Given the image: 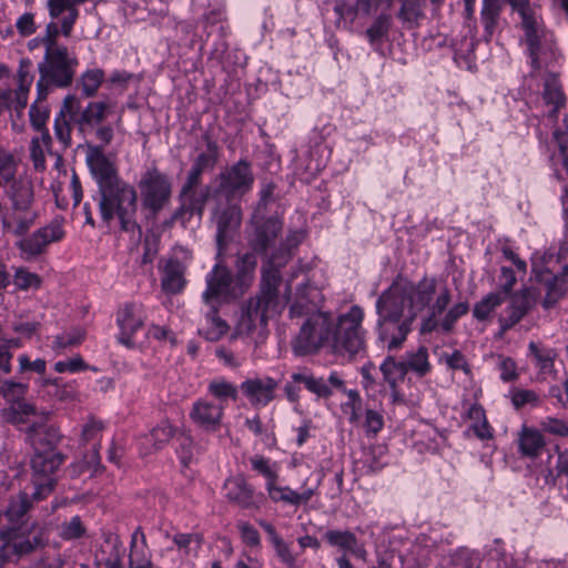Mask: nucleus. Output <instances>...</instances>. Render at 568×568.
<instances>
[{
	"label": "nucleus",
	"mask_w": 568,
	"mask_h": 568,
	"mask_svg": "<svg viewBox=\"0 0 568 568\" xmlns=\"http://www.w3.org/2000/svg\"><path fill=\"white\" fill-rule=\"evenodd\" d=\"M450 301L448 286L434 277H423L415 284L398 275L376 301L378 342L388 351L399 348L412 331V324L425 310L428 315L420 323V334L437 328L444 333L452 332L457 321L468 313L469 305L467 302H458L437 320Z\"/></svg>",
	"instance_id": "obj_1"
},
{
	"label": "nucleus",
	"mask_w": 568,
	"mask_h": 568,
	"mask_svg": "<svg viewBox=\"0 0 568 568\" xmlns=\"http://www.w3.org/2000/svg\"><path fill=\"white\" fill-rule=\"evenodd\" d=\"M300 271L301 268L293 271L286 281L283 295L287 303L291 302V317L308 315L292 342L294 353L304 356L329 346L336 355L353 358L364 351L365 331L362 326L364 311L361 306H351L346 313L339 314L335 320L329 313L316 311L322 302V293L307 278L297 286L294 298L291 301V284Z\"/></svg>",
	"instance_id": "obj_2"
},
{
	"label": "nucleus",
	"mask_w": 568,
	"mask_h": 568,
	"mask_svg": "<svg viewBox=\"0 0 568 568\" xmlns=\"http://www.w3.org/2000/svg\"><path fill=\"white\" fill-rule=\"evenodd\" d=\"M260 291L247 301L240 310L234 326V337H248L255 343L262 342L267 335V324L284 308L278 296V287L282 282L278 265L271 258L262 266Z\"/></svg>",
	"instance_id": "obj_3"
},
{
	"label": "nucleus",
	"mask_w": 568,
	"mask_h": 568,
	"mask_svg": "<svg viewBox=\"0 0 568 568\" xmlns=\"http://www.w3.org/2000/svg\"><path fill=\"white\" fill-rule=\"evenodd\" d=\"M138 194L135 189L123 180H116L99 189V210L104 222L109 223L115 216L121 230L141 240L142 231L136 222Z\"/></svg>",
	"instance_id": "obj_4"
},
{
	"label": "nucleus",
	"mask_w": 568,
	"mask_h": 568,
	"mask_svg": "<svg viewBox=\"0 0 568 568\" xmlns=\"http://www.w3.org/2000/svg\"><path fill=\"white\" fill-rule=\"evenodd\" d=\"M4 183L8 184L6 193L10 200V207L2 216L3 226L16 235H22L38 217L32 205V185L27 180H14V176Z\"/></svg>",
	"instance_id": "obj_5"
},
{
	"label": "nucleus",
	"mask_w": 568,
	"mask_h": 568,
	"mask_svg": "<svg viewBox=\"0 0 568 568\" xmlns=\"http://www.w3.org/2000/svg\"><path fill=\"white\" fill-rule=\"evenodd\" d=\"M78 59L70 54L64 45H50L45 50L43 61L39 63L38 69L40 79L37 82L39 99H44L49 85L58 88L69 87L74 77Z\"/></svg>",
	"instance_id": "obj_6"
},
{
	"label": "nucleus",
	"mask_w": 568,
	"mask_h": 568,
	"mask_svg": "<svg viewBox=\"0 0 568 568\" xmlns=\"http://www.w3.org/2000/svg\"><path fill=\"white\" fill-rule=\"evenodd\" d=\"M206 287L202 293L204 305H221L235 301L246 291L232 272L217 262L205 276Z\"/></svg>",
	"instance_id": "obj_7"
},
{
	"label": "nucleus",
	"mask_w": 568,
	"mask_h": 568,
	"mask_svg": "<svg viewBox=\"0 0 568 568\" xmlns=\"http://www.w3.org/2000/svg\"><path fill=\"white\" fill-rule=\"evenodd\" d=\"M513 9L521 18V24L525 30L528 50L532 64H536L540 52L550 48L552 36L547 32L537 14L536 9L526 0H509Z\"/></svg>",
	"instance_id": "obj_8"
},
{
	"label": "nucleus",
	"mask_w": 568,
	"mask_h": 568,
	"mask_svg": "<svg viewBox=\"0 0 568 568\" xmlns=\"http://www.w3.org/2000/svg\"><path fill=\"white\" fill-rule=\"evenodd\" d=\"M62 462L63 456L58 452H34L31 459L34 484V491L32 493L33 500H41L53 490L55 479L52 475L60 467Z\"/></svg>",
	"instance_id": "obj_9"
},
{
	"label": "nucleus",
	"mask_w": 568,
	"mask_h": 568,
	"mask_svg": "<svg viewBox=\"0 0 568 568\" xmlns=\"http://www.w3.org/2000/svg\"><path fill=\"white\" fill-rule=\"evenodd\" d=\"M64 110L75 116V126L81 133L100 125L110 113V104L105 101H92L82 108L79 97L68 94L64 98Z\"/></svg>",
	"instance_id": "obj_10"
},
{
	"label": "nucleus",
	"mask_w": 568,
	"mask_h": 568,
	"mask_svg": "<svg viewBox=\"0 0 568 568\" xmlns=\"http://www.w3.org/2000/svg\"><path fill=\"white\" fill-rule=\"evenodd\" d=\"M325 541L333 548L337 549L341 555L335 561L338 568H354L348 559V555L354 556L363 561L367 560L368 551L364 542L348 529H328L324 534Z\"/></svg>",
	"instance_id": "obj_11"
},
{
	"label": "nucleus",
	"mask_w": 568,
	"mask_h": 568,
	"mask_svg": "<svg viewBox=\"0 0 568 568\" xmlns=\"http://www.w3.org/2000/svg\"><path fill=\"white\" fill-rule=\"evenodd\" d=\"M253 183L254 175L250 163L240 160L221 172L219 192L227 199L242 196L251 191Z\"/></svg>",
	"instance_id": "obj_12"
},
{
	"label": "nucleus",
	"mask_w": 568,
	"mask_h": 568,
	"mask_svg": "<svg viewBox=\"0 0 568 568\" xmlns=\"http://www.w3.org/2000/svg\"><path fill=\"white\" fill-rule=\"evenodd\" d=\"M251 225L252 232L248 234L247 241L255 253L265 254L268 250L275 247L283 229L280 219L274 216L264 219L253 214Z\"/></svg>",
	"instance_id": "obj_13"
},
{
	"label": "nucleus",
	"mask_w": 568,
	"mask_h": 568,
	"mask_svg": "<svg viewBox=\"0 0 568 568\" xmlns=\"http://www.w3.org/2000/svg\"><path fill=\"white\" fill-rule=\"evenodd\" d=\"M172 185L169 178L156 170L144 179V209L152 213L163 210L170 202Z\"/></svg>",
	"instance_id": "obj_14"
},
{
	"label": "nucleus",
	"mask_w": 568,
	"mask_h": 568,
	"mask_svg": "<svg viewBox=\"0 0 568 568\" xmlns=\"http://www.w3.org/2000/svg\"><path fill=\"white\" fill-rule=\"evenodd\" d=\"M207 189H197L182 186L180 192V207L163 222L165 227H170L174 221H181L185 224L193 215L202 216L207 200Z\"/></svg>",
	"instance_id": "obj_15"
},
{
	"label": "nucleus",
	"mask_w": 568,
	"mask_h": 568,
	"mask_svg": "<svg viewBox=\"0 0 568 568\" xmlns=\"http://www.w3.org/2000/svg\"><path fill=\"white\" fill-rule=\"evenodd\" d=\"M2 546L0 556L9 558L14 555L18 557L29 555L41 546V538L37 534H24L20 529L9 528L0 532Z\"/></svg>",
	"instance_id": "obj_16"
},
{
	"label": "nucleus",
	"mask_w": 568,
	"mask_h": 568,
	"mask_svg": "<svg viewBox=\"0 0 568 568\" xmlns=\"http://www.w3.org/2000/svg\"><path fill=\"white\" fill-rule=\"evenodd\" d=\"M214 220L216 223V245L219 257L240 229L242 221L241 209L235 204L227 205L214 213Z\"/></svg>",
	"instance_id": "obj_17"
},
{
	"label": "nucleus",
	"mask_w": 568,
	"mask_h": 568,
	"mask_svg": "<svg viewBox=\"0 0 568 568\" xmlns=\"http://www.w3.org/2000/svg\"><path fill=\"white\" fill-rule=\"evenodd\" d=\"M277 386L278 383L270 376L253 377L242 382L240 390L253 407L261 408L275 398Z\"/></svg>",
	"instance_id": "obj_18"
},
{
	"label": "nucleus",
	"mask_w": 568,
	"mask_h": 568,
	"mask_svg": "<svg viewBox=\"0 0 568 568\" xmlns=\"http://www.w3.org/2000/svg\"><path fill=\"white\" fill-rule=\"evenodd\" d=\"M294 381L302 382L303 386L318 398H329L334 390L344 389V379L337 372H331L327 378L316 377L306 368L294 372Z\"/></svg>",
	"instance_id": "obj_19"
},
{
	"label": "nucleus",
	"mask_w": 568,
	"mask_h": 568,
	"mask_svg": "<svg viewBox=\"0 0 568 568\" xmlns=\"http://www.w3.org/2000/svg\"><path fill=\"white\" fill-rule=\"evenodd\" d=\"M224 405L200 398L195 400L190 410L191 420L206 432H215L222 422Z\"/></svg>",
	"instance_id": "obj_20"
},
{
	"label": "nucleus",
	"mask_w": 568,
	"mask_h": 568,
	"mask_svg": "<svg viewBox=\"0 0 568 568\" xmlns=\"http://www.w3.org/2000/svg\"><path fill=\"white\" fill-rule=\"evenodd\" d=\"M85 160L99 189L120 180L113 164L105 158L101 146L88 144Z\"/></svg>",
	"instance_id": "obj_21"
},
{
	"label": "nucleus",
	"mask_w": 568,
	"mask_h": 568,
	"mask_svg": "<svg viewBox=\"0 0 568 568\" xmlns=\"http://www.w3.org/2000/svg\"><path fill=\"white\" fill-rule=\"evenodd\" d=\"M27 440L33 447L34 452L49 453L57 452L55 447L61 440V434L58 428L49 426L45 422H33L26 428Z\"/></svg>",
	"instance_id": "obj_22"
},
{
	"label": "nucleus",
	"mask_w": 568,
	"mask_h": 568,
	"mask_svg": "<svg viewBox=\"0 0 568 568\" xmlns=\"http://www.w3.org/2000/svg\"><path fill=\"white\" fill-rule=\"evenodd\" d=\"M384 3L389 8L393 0H356L355 4L341 0L335 3L334 12L338 17V20L343 21L345 27L349 28L359 12L371 16L378 11Z\"/></svg>",
	"instance_id": "obj_23"
},
{
	"label": "nucleus",
	"mask_w": 568,
	"mask_h": 568,
	"mask_svg": "<svg viewBox=\"0 0 568 568\" xmlns=\"http://www.w3.org/2000/svg\"><path fill=\"white\" fill-rule=\"evenodd\" d=\"M159 268L162 273L161 285L166 294H179L183 291L186 284L185 280V265L176 257H169L161 260Z\"/></svg>",
	"instance_id": "obj_24"
},
{
	"label": "nucleus",
	"mask_w": 568,
	"mask_h": 568,
	"mask_svg": "<svg viewBox=\"0 0 568 568\" xmlns=\"http://www.w3.org/2000/svg\"><path fill=\"white\" fill-rule=\"evenodd\" d=\"M202 318L199 324L197 332L206 341L217 342L220 341L230 329V326L225 320L219 315L220 305H204Z\"/></svg>",
	"instance_id": "obj_25"
},
{
	"label": "nucleus",
	"mask_w": 568,
	"mask_h": 568,
	"mask_svg": "<svg viewBox=\"0 0 568 568\" xmlns=\"http://www.w3.org/2000/svg\"><path fill=\"white\" fill-rule=\"evenodd\" d=\"M534 272L536 274V280L545 286V297L542 301L544 307H552L566 292L568 265L564 267L562 273L559 276L554 275L550 272H537L535 268Z\"/></svg>",
	"instance_id": "obj_26"
},
{
	"label": "nucleus",
	"mask_w": 568,
	"mask_h": 568,
	"mask_svg": "<svg viewBox=\"0 0 568 568\" xmlns=\"http://www.w3.org/2000/svg\"><path fill=\"white\" fill-rule=\"evenodd\" d=\"M224 490L226 498L244 509L258 508L254 497V488L243 476L232 477L225 480Z\"/></svg>",
	"instance_id": "obj_27"
},
{
	"label": "nucleus",
	"mask_w": 568,
	"mask_h": 568,
	"mask_svg": "<svg viewBox=\"0 0 568 568\" xmlns=\"http://www.w3.org/2000/svg\"><path fill=\"white\" fill-rule=\"evenodd\" d=\"M3 419L16 426H31L33 422H45L48 415L44 412H38L37 408L28 402H17L8 408L1 410Z\"/></svg>",
	"instance_id": "obj_28"
},
{
	"label": "nucleus",
	"mask_w": 568,
	"mask_h": 568,
	"mask_svg": "<svg viewBox=\"0 0 568 568\" xmlns=\"http://www.w3.org/2000/svg\"><path fill=\"white\" fill-rule=\"evenodd\" d=\"M443 0H430L433 4H438ZM427 0H402L397 19L405 29L412 30L418 28L426 19Z\"/></svg>",
	"instance_id": "obj_29"
},
{
	"label": "nucleus",
	"mask_w": 568,
	"mask_h": 568,
	"mask_svg": "<svg viewBox=\"0 0 568 568\" xmlns=\"http://www.w3.org/2000/svg\"><path fill=\"white\" fill-rule=\"evenodd\" d=\"M518 453L521 457L535 459L540 456L546 440L540 430L523 426L517 437Z\"/></svg>",
	"instance_id": "obj_30"
},
{
	"label": "nucleus",
	"mask_w": 568,
	"mask_h": 568,
	"mask_svg": "<svg viewBox=\"0 0 568 568\" xmlns=\"http://www.w3.org/2000/svg\"><path fill=\"white\" fill-rule=\"evenodd\" d=\"M532 305V296L528 288L511 296L510 305L506 310V316L500 318L501 327L508 329L516 325Z\"/></svg>",
	"instance_id": "obj_31"
},
{
	"label": "nucleus",
	"mask_w": 568,
	"mask_h": 568,
	"mask_svg": "<svg viewBox=\"0 0 568 568\" xmlns=\"http://www.w3.org/2000/svg\"><path fill=\"white\" fill-rule=\"evenodd\" d=\"M136 315V307L134 305H125L118 313L116 323L120 327L118 336L119 343L128 348H132L135 344L132 342L131 336L141 326L142 322Z\"/></svg>",
	"instance_id": "obj_32"
},
{
	"label": "nucleus",
	"mask_w": 568,
	"mask_h": 568,
	"mask_svg": "<svg viewBox=\"0 0 568 568\" xmlns=\"http://www.w3.org/2000/svg\"><path fill=\"white\" fill-rule=\"evenodd\" d=\"M258 525L266 532L281 562L290 568L294 567L296 564V556L292 552L290 545L276 531L275 527L266 520H258Z\"/></svg>",
	"instance_id": "obj_33"
},
{
	"label": "nucleus",
	"mask_w": 568,
	"mask_h": 568,
	"mask_svg": "<svg viewBox=\"0 0 568 568\" xmlns=\"http://www.w3.org/2000/svg\"><path fill=\"white\" fill-rule=\"evenodd\" d=\"M85 0H48L49 12L52 18L59 17L63 11L68 14L62 19L61 32L64 37L71 34L73 24L78 18V10L74 4L84 2Z\"/></svg>",
	"instance_id": "obj_34"
},
{
	"label": "nucleus",
	"mask_w": 568,
	"mask_h": 568,
	"mask_svg": "<svg viewBox=\"0 0 568 568\" xmlns=\"http://www.w3.org/2000/svg\"><path fill=\"white\" fill-rule=\"evenodd\" d=\"M392 26V16L389 13L378 14L372 24L366 29L365 36L374 50H379L384 41L388 38Z\"/></svg>",
	"instance_id": "obj_35"
},
{
	"label": "nucleus",
	"mask_w": 568,
	"mask_h": 568,
	"mask_svg": "<svg viewBox=\"0 0 568 568\" xmlns=\"http://www.w3.org/2000/svg\"><path fill=\"white\" fill-rule=\"evenodd\" d=\"M501 6L499 0H483L480 19L484 27V40L489 42L497 30Z\"/></svg>",
	"instance_id": "obj_36"
},
{
	"label": "nucleus",
	"mask_w": 568,
	"mask_h": 568,
	"mask_svg": "<svg viewBox=\"0 0 568 568\" xmlns=\"http://www.w3.org/2000/svg\"><path fill=\"white\" fill-rule=\"evenodd\" d=\"M544 100L547 104H551L552 109L549 116L556 118L557 111L565 104V95L561 84L556 74L549 73L544 80Z\"/></svg>",
	"instance_id": "obj_37"
},
{
	"label": "nucleus",
	"mask_w": 568,
	"mask_h": 568,
	"mask_svg": "<svg viewBox=\"0 0 568 568\" xmlns=\"http://www.w3.org/2000/svg\"><path fill=\"white\" fill-rule=\"evenodd\" d=\"M72 124L75 125V116L64 110V100L59 113L54 118V136L64 149L71 145Z\"/></svg>",
	"instance_id": "obj_38"
},
{
	"label": "nucleus",
	"mask_w": 568,
	"mask_h": 568,
	"mask_svg": "<svg viewBox=\"0 0 568 568\" xmlns=\"http://www.w3.org/2000/svg\"><path fill=\"white\" fill-rule=\"evenodd\" d=\"M428 357V349L425 346H419L416 351L407 352L403 362L407 372L412 371L423 377L432 369Z\"/></svg>",
	"instance_id": "obj_39"
},
{
	"label": "nucleus",
	"mask_w": 568,
	"mask_h": 568,
	"mask_svg": "<svg viewBox=\"0 0 568 568\" xmlns=\"http://www.w3.org/2000/svg\"><path fill=\"white\" fill-rule=\"evenodd\" d=\"M104 81V71L99 68L85 70L78 80V85L85 98H92L97 94L99 88Z\"/></svg>",
	"instance_id": "obj_40"
},
{
	"label": "nucleus",
	"mask_w": 568,
	"mask_h": 568,
	"mask_svg": "<svg viewBox=\"0 0 568 568\" xmlns=\"http://www.w3.org/2000/svg\"><path fill=\"white\" fill-rule=\"evenodd\" d=\"M346 395L347 399L341 404L342 412L347 416L349 423H357L362 417L363 402L357 389H348L344 385V389H338Z\"/></svg>",
	"instance_id": "obj_41"
},
{
	"label": "nucleus",
	"mask_w": 568,
	"mask_h": 568,
	"mask_svg": "<svg viewBox=\"0 0 568 568\" xmlns=\"http://www.w3.org/2000/svg\"><path fill=\"white\" fill-rule=\"evenodd\" d=\"M379 368L384 381L389 385L390 388L397 386V384L402 382L407 374L404 362H398L392 356L386 357L381 364Z\"/></svg>",
	"instance_id": "obj_42"
},
{
	"label": "nucleus",
	"mask_w": 568,
	"mask_h": 568,
	"mask_svg": "<svg viewBox=\"0 0 568 568\" xmlns=\"http://www.w3.org/2000/svg\"><path fill=\"white\" fill-rule=\"evenodd\" d=\"M252 469L265 478V489L277 483L278 471L277 464L272 463L268 458L262 455H254L250 458Z\"/></svg>",
	"instance_id": "obj_43"
},
{
	"label": "nucleus",
	"mask_w": 568,
	"mask_h": 568,
	"mask_svg": "<svg viewBox=\"0 0 568 568\" xmlns=\"http://www.w3.org/2000/svg\"><path fill=\"white\" fill-rule=\"evenodd\" d=\"M256 253L247 252L239 256L236 262L237 274L236 278L244 286L245 290L251 285L253 273L257 265Z\"/></svg>",
	"instance_id": "obj_44"
},
{
	"label": "nucleus",
	"mask_w": 568,
	"mask_h": 568,
	"mask_svg": "<svg viewBox=\"0 0 568 568\" xmlns=\"http://www.w3.org/2000/svg\"><path fill=\"white\" fill-rule=\"evenodd\" d=\"M85 337V329L82 327H73L55 336L52 348L61 352L69 347L80 345Z\"/></svg>",
	"instance_id": "obj_45"
},
{
	"label": "nucleus",
	"mask_w": 568,
	"mask_h": 568,
	"mask_svg": "<svg viewBox=\"0 0 568 568\" xmlns=\"http://www.w3.org/2000/svg\"><path fill=\"white\" fill-rule=\"evenodd\" d=\"M20 255L23 260L30 261L42 254L45 246L41 243L40 234L33 232L30 236L17 242Z\"/></svg>",
	"instance_id": "obj_46"
},
{
	"label": "nucleus",
	"mask_w": 568,
	"mask_h": 568,
	"mask_svg": "<svg viewBox=\"0 0 568 568\" xmlns=\"http://www.w3.org/2000/svg\"><path fill=\"white\" fill-rule=\"evenodd\" d=\"M219 159V146L215 141L206 138V149L201 152L193 162V166L202 172L211 171Z\"/></svg>",
	"instance_id": "obj_47"
},
{
	"label": "nucleus",
	"mask_w": 568,
	"mask_h": 568,
	"mask_svg": "<svg viewBox=\"0 0 568 568\" xmlns=\"http://www.w3.org/2000/svg\"><path fill=\"white\" fill-rule=\"evenodd\" d=\"M504 302L500 293H490L475 304L473 315L479 321L488 318V316Z\"/></svg>",
	"instance_id": "obj_48"
},
{
	"label": "nucleus",
	"mask_w": 568,
	"mask_h": 568,
	"mask_svg": "<svg viewBox=\"0 0 568 568\" xmlns=\"http://www.w3.org/2000/svg\"><path fill=\"white\" fill-rule=\"evenodd\" d=\"M508 397L516 409L524 407H537L540 404L539 395L532 389L514 388Z\"/></svg>",
	"instance_id": "obj_49"
},
{
	"label": "nucleus",
	"mask_w": 568,
	"mask_h": 568,
	"mask_svg": "<svg viewBox=\"0 0 568 568\" xmlns=\"http://www.w3.org/2000/svg\"><path fill=\"white\" fill-rule=\"evenodd\" d=\"M27 392V384L14 382L12 379L0 381V395L11 404L22 402L21 399L24 397Z\"/></svg>",
	"instance_id": "obj_50"
},
{
	"label": "nucleus",
	"mask_w": 568,
	"mask_h": 568,
	"mask_svg": "<svg viewBox=\"0 0 568 568\" xmlns=\"http://www.w3.org/2000/svg\"><path fill=\"white\" fill-rule=\"evenodd\" d=\"M266 491L274 503L297 507V491L290 486H280L277 483H274Z\"/></svg>",
	"instance_id": "obj_51"
},
{
	"label": "nucleus",
	"mask_w": 568,
	"mask_h": 568,
	"mask_svg": "<svg viewBox=\"0 0 568 568\" xmlns=\"http://www.w3.org/2000/svg\"><path fill=\"white\" fill-rule=\"evenodd\" d=\"M43 385L52 387L53 392H50V394L61 402L72 400L77 396L73 383L61 384L58 378H45Z\"/></svg>",
	"instance_id": "obj_52"
},
{
	"label": "nucleus",
	"mask_w": 568,
	"mask_h": 568,
	"mask_svg": "<svg viewBox=\"0 0 568 568\" xmlns=\"http://www.w3.org/2000/svg\"><path fill=\"white\" fill-rule=\"evenodd\" d=\"M209 393L223 404L227 398L236 399L239 389L226 381H213L209 385Z\"/></svg>",
	"instance_id": "obj_53"
},
{
	"label": "nucleus",
	"mask_w": 568,
	"mask_h": 568,
	"mask_svg": "<svg viewBox=\"0 0 568 568\" xmlns=\"http://www.w3.org/2000/svg\"><path fill=\"white\" fill-rule=\"evenodd\" d=\"M40 234L41 243L47 247L49 244L59 242L64 236L62 223L58 220H53L48 225L37 231Z\"/></svg>",
	"instance_id": "obj_54"
},
{
	"label": "nucleus",
	"mask_w": 568,
	"mask_h": 568,
	"mask_svg": "<svg viewBox=\"0 0 568 568\" xmlns=\"http://www.w3.org/2000/svg\"><path fill=\"white\" fill-rule=\"evenodd\" d=\"M175 445L182 464L187 466L194 457V447L191 436L184 433L176 435Z\"/></svg>",
	"instance_id": "obj_55"
},
{
	"label": "nucleus",
	"mask_w": 568,
	"mask_h": 568,
	"mask_svg": "<svg viewBox=\"0 0 568 568\" xmlns=\"http://www.w3.org/2000/svg\"><path fill=\"white\" fill-rule=\"evenodd\" d=\"M13 283L19 290H30L40 287L41 280L36 273H31L23 267L17 268L13 276Z\"/></svg>",
	"instance_id": "obj_56"
},
{
	"label": "nucleus",
	"mask_w": 568,
	"mask_h": 568,
	"mask_svg": "<svg viewBox=\"0 0 568 568\" xmlns=\"http://www.w3.org/2000/svg\"><path fill=\"white\" fill-rule=\"evenodd\" d=\"M530 354L536 361V365L544 372H550L554 365V353L548 349H541L536 343H529Z\"/></svg>",
	"instance_id": "obj_57"
},
{
	"label": "nucleus",
	"mask_w": 568,
	"mask_h": 568,
	"mask_svg": "<svg viewBox=\"0 0 568 568\" xmlns=\"http://www.w3.org/2000/svg\"><path fill=\"white\" fill-rule=\"evenodd\" d=\"M30 507L31 503L28 494L21 493L10 501L7 515L11 520H18L30 509Z\"/></svg>",
	"instance_id": "obj_58"
},
{
	"label": "nucleus",
	"mask_w": 568,
	"mask_h": 568,
	"mask_svg": "<svg viewBox=\"0 0 568 568\" xmlns=\"http://www.w3.org/2000/svg\"><path fill=\"white\" fill-rule=\"evenodd\" d=\"M140 74L134 72H129L126 70H114L109 79L108 83L114 88H120L122 90L126 89L131 83H139Z\"/></svg>",
	"instance_id": "obj_59"
},
{
	"label": "nucleus",
	"mask_w": 568,
	"mask_h": 568,
	"mask_svg": "<svg viewBox=\"0 0 568 568\" xmlns=\"http://www.w3.org/2000/svg\"><path fill=\"white\" fill-rule=\"evenodd\" d=\"M85 531L79 516L72 517L69 521H64L60 526V536L65 540L80 538Z\"/></svg>",
	"instance_id": "obj_60"
},
{
	"label": "nucleus",
	"mask_w": 568,
	"mask_h": 568,
	"mask_svg": "<svg viewBox=\"0 0 568 568\" xmlns=\"http://www.w3.org/2000/svg\"><path fill=\"white\" fill-rule=\"evenodd\" d=\"M540 427L544 432L551 435L560 437L568 436V424L558 418L546 417L540 422Z\"/></svg>",
	"instance_id": "obj_61"
},
{
	"label": "nucleus",
	"mask_w": 568,
	"mask_h": 568,
	"mask_svg": "<svg viewBox=\"0 0 568 568\" xmlns=\"http://www.w3.org/2000/svg\"><path fill=\"white\" fill-rule=\"evenodd\" d=\"M30 122L34 130L41 131L45 128L49 119V110L45 105H38L33 103L29 111Z\"/></svg>",
	"instance_id": "obj_62"
},
{
	"label": "nucleus",
	"mask_w": 568,
	"mask_h": 568,
	"mask_svg": "<svg viewBox=\"0 0 568 568\" xmlns=\"http://www.w3.org/2000/svg\"><path fill=\"white\" fill-rule=\"evenodd\" d=\"M442 359L450 369H460L466 375L470 374V367L465 356L459 351H454L452 354H444Z\"/></svg>",
	"instance_id": "obj_63"
},
{
	"label": "nucleus",
	"mask_w": 568,
	"mask_h": 568,
	"mask_svg": "<svg viewBox=\"0 0 568 568\" xmlns=\"http://www.w3.org/2000/svg\"><path fill=\"white\" fill-rule=\"evenodd\" d=\"M88 365L80 355H77L68 361H59L54 364V369L58 373H77L87 369Z\"/></svg>",
	"instance_id": "obj_64"
}]
</instances>
